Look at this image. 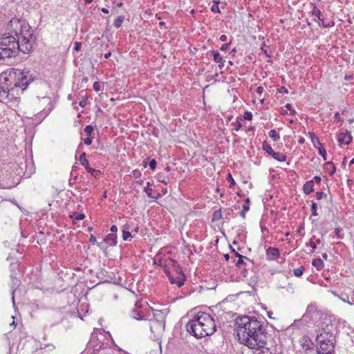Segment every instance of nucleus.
I'll return each mask as SVG.
<instances>
[{
	"instance_id": "obj_1",
	"label": "nucleus",
	"mask_w": 354,
	"mask_h": 354,
	"mask_svg": "<svg viewBox=\"0 0 354 354\" xmlns=\"http://www.w3.org/2000/svg\"><path fill=\"white\" fill-rule=\"evenodd\" d=\"M9 26L17 38L6 35L0 38V58L15 57L19 51L24 53L30 52L36 40L31 27L17 18L11 19Z\"/></svg>"
},
{
	"instance_id": "obj_2",
	"label": "nucleus",
	"mask_w": 354,
	"mask_h": 354,
	"mask_svg": "<svg viewBox=\"0 0 354 354\" xmlns=\"http://www.w3.org/2000/svg\"><path fill=\"white\" fill-rule=\"evenodd\" d=\"M236 324L237 337L242 344L252 349L266 348L270 335L263 321L255 317L243 316L238 317Z\"/></svg>"
},
{
	"instance_id": "obj_3",
	"label": "nucleus",
	"mask_w": 354,
	"mask_h": 354,
	"mask_svg": "<svg viewBox=\"0 0 354 354\" xmlns=\"http://www.w3.org/2000/svg\"><path fill=\"white\" fill-rule=\"evenodd\" d=\"M33 81L28 71L11 68L3 72L0 74V97L9 101L17 99Z\"/></svg>"
},
{
	"instance_id": "obj_4",
	"label": "nucleus",
	"mask_w": 354,
	"mask_h": 354,
	"mask_svg": "<svg viewBox=\"0 0 354 354\" xmlns=\"http://www.w3.org/2000/svg\"><path fill=\"white\" fill-rule=\"evenodd\" d=\"M187 331L199 339L212 335L216 331L214 318L207 313L198 312L186 324Z\"/></svg>"
},
{
	"instance_id": "obj_5",
	"label": "nucleus",
	"mask_w": 354,
	"mask_h": 354,
	"mask_svg": "<svg viewBox=\"0 0 354 354\" xmlns=\"http://www.w3.org/2000/svg\"><path fill=\"white\" fill-rule=\"evenodd\" d=\"M316 329V342L319 344L322 350H327L329 348H335L336 343L335 330V328L330 318L325 317Z\"/></svg>"
},
{
	"instance_id": "obj_6",
	"label": "nucleus",
	"mask_w": 354,
	"mask_h": 354,
	"mask_svg": "<svg viewBox=\"0 0 354 354\" xmlns=\"http://www.w3.org/2000/svg\"><path fill=\"white\" fill-rule=\"evenodd\" d=\"M33 156H18V160L13 165L15 173L25 178H30L35 172Z\"/></svg>"
},
{
	"instance_id": "obj_7",
	"label": "nucleus",
	"mask_w": 354,
	"mask_h": 354,
	"mask_svg": "<svg viewBox=\"0 0 354 354\" xmlns=\"http://www.w3.org/2000/svg\"><path fill=\"white\" fill-rule=\"evenodd\" d=\"M322 311L318 310L315 304H310L303 315V319L313 322L320 315Z\"/></svg>"
},
{
	"instance_id": "obj_8",
	"label": "nucleus",
	"mask_w": 354,
	"mask_h": 354,
	"mask_svg": "<svg viewBox=\"0 0 354 354\" xmlns=\"http://www.w3.org/2000/svg\"><path fill=\"white\" fill-rule=\"evenodd\" d=\"M155 319L151 322L150 325V330L152 333H155L156 331H161L164 330L165 326V320H158L156 317H158V314H153Z\"/></svg>"
},
{
	"instance_id": "obj_9",
	"label": "nucleus",
	"mask_w": 354,
	"mask_h": 354,
	"mask_svg": "<svg viewBox=\"0 0 354 354\" xmlns=\"http://www.w3.org/2000/svg\"><path fill=\"white\" fill-rule=\"evenodd\" d=\"M352 141V136L351 132L346 131V132H342L338 134L337 136V142L339 146L347 145L350 144Z\"/></svg>"
},
{
	"instance_id": "obj_10",
	"label": "nucleus",
	"mask_w": 354,
	"mask_h": 354,
	"mask_svg": "<svg viewBox=\"0 0 354 354\" xmlns=\"http://www.w3.org/2000/svg\"><path fill=\"white\" fill-rule=\"evenodd\" d=\"M279 250L274 247H268L266 250V259L268 261H275L279 257Z\"/></svg>"
},
{
	"instance_id": "obj_11",
	"label": "nucleus",
	"mask_w": 354,
	"mask_h": 354,
	"mask_svg": "<svg viewBox=\"0 0 354 354\" xmlns=\"http://www.w3.org/2000/svg\"><path fill=\"white\" fill-rule=\"evenodd\" d=\"M245 260H246L247 261H248L249 263H251L252 264L254 263L253 261L250 260L249 258H248L245 256L242 255L239 257V259L236 263V266L239 268H243L242 272H243V277H246L247 270H246L245 267L248 266V263H246V261Z\"/></svg>"
},
{
	"instance_id": "obj_12",
	"label": "nucleus",
	"mask_w": 354,
	"mask_h": 354,
	"mask_svg": "<svg viewBox=\"0 0 354 354\" xmlns=\"http://www.w3.org/2000/svg\"><path fill=\"white\" fill-rule=\"evenodd\" d=\"M24 266L18 263V261L12 262L10 265V270L11 272L10 277L13 279L17 278V272H20L23 269Z\"/></svg>"
},
{
	"instance_id": "obj_13",
	"label": "nucleus",
	"mask_w": 354,
	"mask_h": 354,
	"mask_svg": "<svg viewBox=\"0 0 354 354\" xmlns=\"http://www.w3.org/2000/svg\"><path fill=\"white\" fill-rule=\"evenodd\" d=\"M299 342L303 348H305L306 351L313 348V343L308 335L303 336L300 339Z\"/></svg>"
},
{
	"instance_id": "obj_14",
	"label": "nucleus",
	"mask_w": 354,
	"mask_h": 354,
	"mask_svg": "<svg viewBox=\"0 0 354 354\" xmlns=\"http://www.w3.org/2000/svg\"><path fill=\"white\" fill-rule=\"evenodd\" d=\"M103 242L107 243L109 246H115L117 244V234L115 233L109 234L104 239Z\"/></svg>"
},
{
	"instance_id": "obj_15",
	"label": "nucleus",
	"mask_w": 354,
	"mask_h": 354,
	"mask_svg": "<svg viewBox=\"0 0 354 354\" xmlns=\"http://www.w3.org/2000/svg\"><path fill=\"white\" fill-rule=\"evenodd\" d=\"M314 180H308L303 186L304 193L306 195H309L314 192Z\"/></svg>"
},
{
	"instance_id": "obj_16",
	"label": "nucleus",
	"mask_w": 354,
	"mask_h": 354,
	"mask_svg": "<svg viewBox=\"0 0 354 354\" xmlns=\"http://www.w3.org/2000/svg\"><path fill=\"white\" fill-rule=\"evenodd\" d=\"M158 262L156 263L159 266L162 267L164 270V272L165 274L169 275L170 274V272H169V260H168V258L167 259H163L162 257H160L159 259H158Z\"/></svg>"
},
{
	"instance_id": "obj_17",
	"label": "nucleus",
	"mask_w": 354,
	"mask_h": 354,
	"mask_svg": "<svg viewBox=\"0 0 354 354\" xmlns=\"http://www.w3.org/2000/svg\"><path fill=\"white\" fill-rule=\"evenodd\" d=\"M169 281H170V283H172V284H176L178 287H181L182 286H183L184 284V282H185V275H181V276H178L176 277H171L170 276V274L169 275Z\"/></svg>"
},
{
	"instance_id": "obj_18",
	"label": "nucleus",
	"mask_w": 354,
	"mask_h": 354,
	"mask_svg": "<svg viewBox=\"0 0 354 354\" xmlns=\"http://www.w3.org/2000/svg\"><path fill=\"white\" fill-rule=\"evenodd\" d=\"M212 54L213 55L214 60L215 61V62L218 64V66L220 68H222L224 66L225 62V60L223 59V57L216 50L212 51Z\"/></svg>"
},
{
	"instance_id": "obj_19",
	"label": "nucleus",
	"mask_w": 354,
	"mask_h": 354,
	"mask_svg": "<svg viewBox=\"0 0 354 354\" xmlns=\"http://www.w3.org/2000/svg\"><path fill=\"white\" fill-rule=\"evenodd\" d=\"M131 317L137 320L146 319L143 312L136 308H134L131 310Z\"/></svg>"
},
{
	"instance_id": "obj_20",
	"label": "nucleus",
	"mask_w": 354,
	"mask_h": 354,
	"mask_svg": "<svg viewBox=\"0 0 354 354\" xmlns=\"http://www.w3.org/2000/svg\"><path fill=\"white\" fill-rule=\"evenodd\" d=\"M309 322L308 320H304L303 317L299 319H295L290 326L296 327L298 328H303L306 324Z\"/></svg>"
},
{
	"instance_id": "obj_21",
	"label": "nucleus",
	"mask_w": 354,
	"mask_h": 354,
	"mask_svg": "<svg viewBox=\"0 0 354 354\" xmlns=\"http://www.w3.org/2000/svg\"><path fill=\"white\" fill-rule=\"evenodd\" d=\"M312 264L317 270H321L324 267V263L320 258H317L313 260Z\"/></svg>"
},
{
	"instance_id": "obj_22",
	"label": "nucleus",
	"mask_w": 354,
	"mask_h": 354,
	"mask_svg": "<svg viewBox=\"0 0 354 354\" xmlns=\"http://www.w3.org/2000/svg\"><path fill=\"white\" fill-rule=\"evenodd\" d=\"M263 149L269 155H278V153L273 151L271 145L266 141L263 143Z\"/></svg>"
},
{
	"instance_id": "obj_23",
	"label": "nucleus",
	"mask_w": 354,
	"mask_h": 354,
	"mask_svg": "<svg viewBox=\"0 0 354 354\" xmlns=\"http://www.w3.org/2000/svg\"><path fill=\"white\" fill-rule=\"evenodd\" d=\"M242 122H243L242 118H240V117L237 118L236 120V122L232 123V125L234 126L233 129L236 131H239L241 129V127H243Z\"/></svg>"
},
{
	"instance_id": "obj_24",
	"label": "nucleus",
	"mask_w": 354,
	"mask_h": 354,
	"mask_svg": "<svg viewBox=\"0 0 354 354\" xmlns=\"http://www.w3.org/2000/svg\"><path fill=\"white\" fill-rule=\"evenodd\" d=\"M326 169L328 171V174L331 176L335 173L336 168L333 162H328L326 164Z\"/></svg>"
},
{
	"instance_id": "obj_25",
	"label": "nucleus",
	"mask_w": 354,
	"mask_h": 354,
	"mask_svg": "<svg viewBox=\"0 0 354 354\" xmlns=\"http://www.w3.org/2000/svg\"><path fill=\"white\" fill-rule=\"evenodd\" d=\"M268 136L273 141H277L280 138L279 134L275 129L270 130L268 133Z\"/></svg>"
},
{
	"instance_id": "obj_26",
	"label": "nucleus",
	"mask_w": 354,
	"mask_h": 354,
	"mask_svg": "<svg viewBox=\"0 0 354 354\" xmlns=\"http://www.w3.org/2000/svg\"><path fill=\"white\" fill-rule=\"evenodd\" d=\"M151 185V183L150 182H147V187H145L144 189V191L147 194V196L149 197V198H155L156 197H154L153 196H152V189L150 188V186Z\"/></svg>"
},
{
	"instance_id": "obj_27",
	"label": "nucleus",
	"mask_w": 354,
	"mask_h": 354,
	"mask_svg": "<svg viewBox=\"0 0 354 354\" xmlns=\"http://www.w3.org/2000/svg\"><path fill=\"white\" fill-rule=\"evenodd\" d=\"M124 20V16H119L117 17V19L115 20L113 25L115 28H118L121 26L122 22Z\"/></svg>"
},
{
	"instance_id": "obj_28",
	"label": "nucleus",
	"mask_w": 354,
	"mask_h": 354,
	"mask_svg": "<svg viewBox=\"0 0 354 354\" xmlns=\"http://www.w3.org/2000/svg\"><path fill=\"white\" fill-rule=\"evenodd\" d=\"M304 270V266H300L299 268L293 270V274L296 277H301L303 274Z\"/></svg>"
},
{
	"instance_id": "obj_29",
	"label": "nucleus",
	"mask_w": 354,
	"mask_h": 354,
	"mask_svg": "<svg viewBox=\"0 0 354 354\" xmlns=\"http://www.w3.org/2000/svg\"><path fill=\"white\" fill-rule=\"evenodd\" d=\"M71 218L73 219V220H77V221H80V220H82L85 218V216L84 214H81V213H78V212H74L71 216Z\"/></svg>"
},
{
	"instance_id": "obj_30",
	"label": "nucleus",
	"mask_w": 354,
	"mask_h": 354,
	"mask_svg": "<svg viewBox=\"0 0 354 354\" xmlns=\"http://www.w3.org/2000/svg\"><path fill=\"white\" fill-rule=\"evenodd\" d=\"M222 217V214L221 209L216 210L213 214L212 221H218L221 219Z\"/></svg>"
},
{
	"instance_id": "obj_31",
	"label": "nucleus",
	"mask_w": 354,
	"mask_h": 354,
	"mask_svg": "<svg viewBox=\"0 0 354 354\" xmlns=\"http://www.w3.org/2000/svg\"><path fill=\"white\" fill-rule=\"evenodd\" d=\"M94 129L93 126L91 125H87L84 128V132L88 136H91L92 133H93Z\"/></svg>"
},
{
	"instance_id": "obj_32",
	"label": "nucleus",
	"mask_w": 354,
	"mask_h": 354,
	"mask_svg": "<svg viewBox=\"0 0 354 354\" xmlns=\"http://www.w3.org/2000/svg\"><path fill=\"white\" fill-rule=\"evenodd\" d=\"M312 14L315 17H317L319 20L323 21V19L321 18L322 12L319 9H317L315 7H314L313 10H312Z\"/></svg>"
},
{
	"instance_id": "obj_33",
	"label": "nucleus",
	"mask_w": 354,
	"mask_h": 354,
	"mask_svg": "<svg viewBox=\"0 0 354 354\" xmlns=\"http://www.w3.org/2000/svg\"><path fill=\"white\" fill-rule=\"evenodd\" d=\"M227 180L230 183V187H231V188L233 187L236 185L235 181L230 173H228V174H227Z\"/></svg>"
},
{
	"instance_id": "obj_34",
	"label": "nucleus",
	"mask_w": 354,
	"mask_h": 354,
	"mask_svg": "<svg viewBox=\"0 0 354 354\" xmlns=\"http://www.w3.org/2000/svg\"><path fill=\"white\" fill-rule=\"evenodd\" d=\"M211 10L213 12H215V13H220L221 12L219 7H218V2L214 1V3H213V5L211 7Z\"/></svg>"
},
{
	"instance_id": "obj_35",
	"label": "nucleus",
	"mask_w": 354,
	"mask_h": 354,
	"mask_svg": "<svg viewBox=\"0 0 354 354\" xmlns=\"http://www.w3.org/2000/svg\"><path fill=\"white\" fill-rule=\"evenodd\" d=\"M81 165L85 167V168L89 166L88 160L86 159V156H79Z\"/></svg>"
},
{
	"instance_id": "obj_36",
	"label": "nucleus",
	"mask_w": 354,
	"mask_h": 354,
	"mask_svg": "<svg viewBox=\"0 0 354 354\" xmlns=\"http://www.w3.org/2000/svg\"><path fill=\"white\" fill-rule=\"evenodd\" d=\"M131 237V234L127 230H122V239L124 241H128Z\"/></svg>"
},
{
	"instance_id": "obj_37",
	"label": "nucleus",
	"mask_w": 354,
	"mask_h": 354,
	"mask_svg": "<svg viewBox=\"0 0 354 354\" xmlns=\"http://www.w3.org/2000/svg\"><path fill=\"white\" fill-rule=\"evenodd\" d=\"M317 203H315L314 201H312L311 212H312V215L313 216H317L318 215V214L317 212Z\"/></svg>"
},
{
	"instance_id": "obj_38",
	"label": "nucleus",
	"mask_w": 354,
	"mask_h": 354,
	"mask_svg": "<svg viewBox=\"0 0 354 354\" xmlns=\"http://www.w3.org/2000/svg\"><path fill=\"white\" fill-rule=\"evenodd\" d=\"M140 176H141V172L138 169H134L133 171H132V172L131 174V176L134 178L135 179L139 178L140 177Z\"/></svg>"
},
{
	"instance_id": "obj_39",
	"label": "nucleus",
	"mask_w": 354,
	"mask_h": 354,
	"mask_svg": "<svg viewBox=\"0 0 354 354\" xmlns=\"http://www.w3.org/2000/svg\"><path fill=\"white\" fill-rule=\"evenodd\" d=\"M169 260V265L171 266L174 269L179 268V265L178 264L177 261L176 260H174L171 258H168Z\"/></svg>"
},
{
	"instance_id": "obj_40",
	"label": "nucleus",
	"mask_w": 354,
	"mask_h": 354,
	"mask_svg": "<svg viewBox=\"0 0 354 354\" xmlns=\"http://www.w3.org/2000/svg\"><path fill=\"white\" fill-rule=\"evenodd\" d=\"M250 198H247L245 200V203H244V204L243 205V209L244 211H248L250 209Z\"/></svg>"
},
{
	"instance_id": "obj_41",
	"label": "nucleus",
	"mask_w": 354,
	"mask_h": 354,
	"mask_svg": "<svg viewBox=\"0 0 354 354\" xmlns=\"http://www.w3.org/2000/svg\"><path fill=\"white\" fill-rule=\"evenodd\" d=\"M323 351H326V353L321 352L320 351H317L318 354H335L334 348H329L327 350H322Z\"/></svg>"
},
{
	"instance_id": "obj_42",
	"label": "nucleus",
	"mask_w": 354,
	"mask_h": 354,
	"mask_svg": "<svg viewBox=\"0 0 354 354\" xmlns=\"http://www.w3.org/2000/svg\"><path fill=\"white\" fill-rule=\"evenodd\" d=\"M342 230L340 227H337L335 229V233L339 239H343V234L342 233Z\"/></svg>"
},
{
	"instance_id": "obj_43",
	"label": "nucleus",
	"mask_w": 354,
	"mask_h": 354,
	"mask_svg": "<svg viewBox=\"0 0 354 354\" xmlns=\"http://www.w3.org/2000/svg\"><path fill=\"white\" fill-rule=\"evenodd\" d=\"M316 197L317 200H321L326 197V194L322 191L316 192Z\"/></svg>"
},
{
	"instance_id": "obj_44",
	"label": "nucleus",
	"mask_w": 354,
	"mask_h": 354,
	"mask_svg": "<svg viewBox=\"0 0 354 354\" xmlns=\"http://www.w3.org/2000/svg\"><path fill=\"white\" fill-rule=\"evenodd\" d=\"M243 119L247 120H251L252 119V114L250 111H245L243 114Z\"/></svg>"
},
{
	"instance_id": "obj_45",
	"label": "nucleus",
	"mask_w": 354,
	"mask_h": 354,
	"mask_svg": "<svg viewBox=\"0 0 354 354\" xmlns=\"http://www.w3.org/2000/svg\"><path fill=\"white\" fill-rule=\"evenodd\" d=\"M86 170L91 173L95 178H96V175H95V173H100V170H97V169H93L91 167H90L89 166L88 167L86 168Z\"/></svg>"
},
{
	"instance_id": "obj_46",
	"label": "nucleus",
	"mask_w": 354,
	"mask_h": 354,
	"mask_svg": "<svg viewBox=\"0 0 354 354\" xmlns=\"http://www.w3.org/2000/svg\"><path fill=\"white\" fill-rule=\"evenodd\" d=\"M274 159L277 160L279 162H283L287 160V156H272Z\"/></svg>"
},
{
	"instance_id": "obj_47",
	"label": "nucleus",
	"mask_w": 354,
	"mask_h": 354,
	"mask_svg": "<svg viewBox=\"0 0 354 354\" xmlns=\"http://www.w3.org/2000/svg\"><path fill=\"white\" fill-rule=\"evenodd\" d=\"M156 160L154 159H152L151 160H150V162H149V165L150 167V168L152 169V170H154L156 167Z\"/></svg>"
},
{
	"instance_id": "obj_48",
	"label": "nucleus",
	"mask_w": 354,
	"mask_h": 354,
	"mask_svg": "<svg viewBox=\"0 0 354 354\" xmlns=\"http://www.w3.org/2000/svg\"><path fill=\"white\" fill-rule=\"evenodd\" d=\"M81 47H82V44L80 42H77V41L75 42L74 48H73L74 50L77 52L80 50Z\"/></svg>"
},
{
	"instance_id": "obj_49",
	"label": "nucleus",
	"mask_w": 354,
	"mask_h": 354,
	"mask_svg": "<svg viewBox=\"0 0 354 354\" xmlns=\"http://www.w3.org/2000/svg\"><path fill=\"white\" fill-rule=\"evenodd\" d=\"M90 243H91L93 245L97 243L96 238L93 234H91L89 239Z\"/></svg>"
},
{
	"instance_id": "obj_50",
	"label": "nucleus",
	"mask_w": 354,
	"mask_h": 354,
	"mask_svg": "<svg viewBox=\"0 0 354 354\" xmlns=\"http://www.w3.org/2000/svg\"><path fill=\"white\" fill-rule=\"evenodd\" d=\"M334 118H335V121H337V122H342V119H341V117H340V115H339V112H336L335 113Z\"/></svg>"
},
{
	"instance_id": "obj_51",
	"label": "nucleus",
	"mask_w": 354,
	"mask_h": 354,
	"mask_svg": "<svg viewBox=\"0 0 354 354\" xmlns=\"http://www.w3.org/2000/svg\"><path fill=\"white\" fill-rule=\"evenodd\" d=\"M79 105L81 106V107H85L86 105V98L85 97L84 99H82L80 102H79Z\"/></svg>"
},
{
	"instance_id": "obj_52",
	"label": "nucleus",
	"mask_w": 354,
	"mask_h": 354,
	"mask_svg": "<svg viewBox=\"0 0 354 354\" xmlns=\"http://www.w3.org/2000/svg\"><path fill=\"white\" fill-rule=\"evenodd\" d=\"M230 249H231V252H232V253H234V256H235L236 257H238V258H239V257L242 256V255H241V254H240L239 252H236V250H234L232 246H230Z\"/></svg>"
},
{
	"instance_id": "obj_53",
	"label": "nucleus",
	"mask_w": 354,
	"mask_h": 354,
	"mask_svg": "<svg viewBox=\"0 0 354 354\" xmlns=\"http://www.w3.org/2000/svg\"><path fill=\"white\" fill-rule=\"evenodd\" d=\"M313 180H314V183H316L317 184H319L322 180V178L321 177L316 176L313 178Z\"/></svg>"
},
{
	"instance_id": "obj_54",
	"label": "nucleus",
	"mask_w": 354,
	"mask_h": 354,
	"mask_svg": "<svg viewBox=\"0 0 354 354\" xmlns=\"http://www.w3.org/2000/svg\"><path fill=\"white\" fill-rule=\"evenodd\" d=\"M309 245L313 248V249H316L317 248V245H316V243L314 242L312 239H310V242H309Z\"/></svg>"
},
{
	"instance_id": "obj_55",
	"label": "nucleus",
	"mask_w": 354,
	"mask_h": 354,
	"mask_svg": "<svg viewBox=\"0 0 354 354\" xmlns=\"http://www.w3.org/2000/svg\"><path fill=\"white\" fill-rule=\"evenodd\" d=\"M84 142L86 145H90L92 142V139L88 137V138H85Z\"/></svg>"
},
{
	"instance_id": "obj_56",
	"label": "nucleus",
	"mask_w": 354,
	"mask_h": 354,
	"mask_svg": "<svg viewBox=\"0 0 354 354\" xmlns=\"http://www.w3.org/2000/svg\"><path fill=\"white\" fill-rule=\"evenodd\" d=\"M310 134L312 138V141L314 143V145H315L316 142H317V144L319 145L320 143H319V139L317 137L313 138V134L311 133H310Z\"/></svg>"
},
{
	"instance_id": "obj_57",
	"label": "nucleus",
	"mask_w": 354,
	"mask_h": 354,
	"mask_svg": "<svg viewBox=\"0 0 354 354\" xmlns=\"http://www.w3.org/2000/svg\"><path fill=\"white\" fill-rule=\"evenodd\" d=\"M263 91H264L263 87V86H258V87H257V91H257V93L258 94H261V93L263 92Z\"/></svg>"
},
{
	"instance_id": "obj_58",
	"label": "nucleus",
	"mask_w": 354,
	"mask_h": 354,
	"mask_svg": "<svg viewBox=\"0 0 354 354\" xmlns=\"http://www.w3.org/2000/svg\"><path fill=\"white\" fill-rule=\"evenodd\" d=\"M117 231H118V227H117V226H116L115 225H113L111 227V232L112 233H115V234H116Z\"/></svg>"
},
{
	"instance_id": "obj_59",
	"label": "nucleus",
	"mask_w": 354,
	"mask_h": 354,
	"mask_svg": "<svg viewBox=\"0 0 354 354\" xmlns=\"http://www.w3.org/2000/svg\"><path fill=\"white\" fill-rule=\"evenodd\" d=\"M279 93H288V89L286 87H284V86H281L279 89Z\"/></svg>"
},
{
	"instance_id": "obj_60",
	"label": "nucleus",
	"mask_w": 354,
	"mask_h": 354,
	"mask_svg": "<svg viewBox=\"0 0 354 354\" xmlns=\"http://www.w3.org/2000/svg\"><path fill=\"white\" fill-rule=\"evenodd\" d=\"M230 44H223L221 47V50L222 51H225L227 49L228 46H229Z\"/></svg>"
},
{
	"instance_id": "obj_61",
	"label": "nucleus",
	"mask_w": 354,
	"mask_h": 354,
	"mask_svg": "<svg viewBox=\"0 0 354 354\" xmlns=\"http://www.w3.org/2000/svg\"><path fill=\"white\" fill-rule=\"evenodd\" d=\"M219 39L221 41H227V36L225 35H222L220 36Z\"/></svg>"
},
{
	"instance_id": "obj_62",
	"label": "nucleus",
	"mask_w": 354,
	"mask_h": 354,
	"mask_svg": "<svg viewBox=\"0 0 354 354\" xmlns=\"http://www.w3.org/2000/svg\"><path fill=\"white\" fill-rule=\"evenodd\" d=\"M319 151L320 155H326V150L324 148H319Z\"/></svg>"
},
{
	"instance_id": "obj_63",
	"label": "nucleus",
	"mask_w": 354,
	"mask_h": 354,
	"mask_svg": "<svg viewBox=\"0 0 354 354\" xmlns=\"http://www.w3.org/2000/svg\"><path fill=\"white\" fill-rule=\"evenodd\" d=\"M136 307V309H138L142 307V304H141V302L139 301H137L136 302V304H135Z\"/></svg>"
},
{
	"instance_id": "obj_64",
	"label": "nucleus",
	"mask_w": 354,
	"mask_h": 354,
	"mask_svg": "<svg viewBox=\"0 0 354 354\" xmlns=\"http://www.w3.org/2000/svg\"><path fill=\"white\" fill-rule=\"evenodd\" d=\"M247 211H244L243 209H242L240 212V216L243 218H245V213H246Z\"/></svg>"
}]
</instances>
